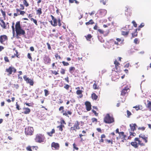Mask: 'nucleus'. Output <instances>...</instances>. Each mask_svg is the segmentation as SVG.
<instances>
[{"mask_svg": "<svg viewBox=\"0 0 151 151\" xmlns=\"http://www.w3.org/2000/svg\"><path fill=\"white\" fill-rule=\"evenodd\" d=\"M15 30L16 33V37L17 39L20 38L21 35L24 36L25 35V31L22 28L19 21L17 22L16 23Z\"/></svg>", "mask_w": 151, "mask_h": 151, "instance_id": "1", "label": "nucleus"}, {"mask_svg": "<svg viewBox=\"0 0 151 151\" xmlns=\"http://www.w3.org/2000/svg\"><path fill=\"white\" fill-rule=\"evenodd\" d=\"M134 141V142H131L130 144L135 149L138 148L139 145H140L141 147L145 146V144L142 142L139 139V138H135Z\"/></svg>", "mask_w": 151, "mask_h": 151, "instance_id": "2", "label": "nucleus"}, {"mask_svg": "<svg viewBox=\"0 0 151 151\" xmlns=\"http://www.w3.org/2000/svg\"><path fill=\"white\" fill-rule=\"evenodd\" d=\"M45 138L44 134H36L35 138V141L37 143H41L45 141Z\"/></svg>", "mask_w": 151, "mask_h": 151, "instance_id": "3", "label": "nucleus"}, {"mask_svg": "<svg viewBox=\"0 0 151 151\" xmlns=\"http://www.w3.org/2000/svg\"><path fill=\"white\" fill-rule=\"evenodd\" d=\"M73 124V126L71 127L70 129V131L71 132H76L77 130H79L80 129V123L78 121H76Z\"/></svg>", "mask_w": 151, "mask_h": 151, "instance_id": "4", "label": "nucleus"}, {"mask_svg": "<svg viewBox=\"0 0 151 151\" xmlns=\"http://www.w3.org/2000/svg\"><path fill=\"white\" fill-rule=\"evenodd\" d=\"M104 122L106 124H111L114 122V118L110 116L109 114H107L104 119Z\"/></svg>", "mask_w": 151, "mask_h": 151, "instance_id": "5", "label": "nucleus"}, {"mask_svg": "<svg viewBox=\"0 0 151 151\" xmlns=\"http://www.w3.org/2000/svg\"><path fill=\"white\" fill-rule=\"evenodd\" d=\"M34 131L33 128L32 127H26L25 129V133L26 135H31Z\"/></svg>", "mask_w": 151, "mask_h": 151, "instance_id": "6", "label": "nucleus"}, {"mask_svg": "<svg viewBox=\"0 0 151 151\" xmlns=\"http://www.w3.org/2000/svg\"><path fill=\"white\" fill-rule=\"evenodd\" d=\"M16 68L13 66H10L8 68L6 69V72H7L8 75L9 76L12 74V72L14 73H15L16 72Z\"/></svg>", "mask_w": 151, "mask_h": 151, "instance_id": "7", "label": "nucleus"}, {"mask_svg": "<svg viewBox=\"0 0 151 151\" xmlns=\"http://www.w3.org/2000/svg\"><path fill=\"white\" fill-rule=\"evenodd\" d=\"M51 147L53 150H58L59 149L60 145L59 143L53 142L51 144Z\"/></svg>", "mask_w": 151, "mask_h": 151, "instance_id": "8", "label": "nucleus"}, {"mask_svg": "<svg viewBox=\"0 0 151 151\" xmlns=\"http://www.w3.org/2000/svg\"><path fill=\"white\" fill-rule=\"evenodd\" d=\"M24 80L27 83H29L31 86H33L34 84V82L33 79H31L27 77L26 76H24L23 77Z\"/></svg>", "mask_w": 151, "mask_h": 151, "instance_id": "9", "label": "nucleus"}, {"mask_svg": "<svg viewBox=\"0 0 151 151\" xmlns=\"http://www.w3.org/2000/svg\"><path fill=\"white\" fill-rule=\"evenodd\" d=\"M116 41H114L113 39H111L109 41V43L112 44L114 43V44L116 45H119V42H123V40H122L121 39L119 38H116Z\"/></svg>", "mask_w": 151, "mask_h": 151, "instance_id": "10", "label": "nucleus"}, {"mask_svg": "<svg viewBox=\"0 0 151 151\" xmlns=\"http://www.w3.org/2000/svg\"><path fill=\"white\" fill-rule=\"evenodd\" d=\"M129 91V89L128 88V86H127L124 87L122 89L121 93V95L123 96H124L126 94L128 93V92Z\"/></svg>", "mask_w": 151, "mask_h": 151, "instance_id": "11", "label": "nucleus"}, {"mask_svg": "<svg viewBox=\"0 0 151 151\" xmlns=\"http://www.w3.org/2000/svg\"><path fill=\"white\" fill-rule=\"evenodd\" d=\"M85 105L86 106V110L87 111H89L91 110V105L90 102L88 101H86L85 103Z\"/></svg>", "mask_w": 151, "mask_h": 151, "instance_id": "12", "label": "nucleus"}, {"mask_svg": "<svg viewBox=\"0 0 151 151\" xmlns=\"http://www.w3.org/2000/svg\"><path fill=\"white\" fill-rule=\"evenodd\" d=\"M130 129H129V131L134 132L136 129V127H137L136 124H130Z\"/></svg>", "mask_w": 151, "mask_h": 151, "instance_id": "13", "label": "nucleus"}, {"mask_svg": "<svg viewBox=\"0 0 151 151\" xmlns=\"http://www.w3.org/2000/svg\"><path fill=\"white\" fill-rule=\"evenodd\" d=\"M52 17V21H51L50 23L54 27H55L57 25V20L53 16H51Z\"/></svg>", "mask_w": 151, "mask_h": 151, "instance_id": "14", "label": "nucleus"}, {"mask_svg": "<svg viewBox=\"0 0 151 151\" xmlns=\"http://www.w3.org/2000/svg\"><path fill=\"white\" fill-rule=\"evenodd\" d=\"M114 64L115 65V68L116 69V71L118 72L120 70V67L119 66L120 63L116 60H115L114 62Z\"/></svg>", "mask_w": 151, "mask_h": 151, "instance_id": "15", "label": "nucleus"}, {"mask_svg": "<svg viewBox=\"0 0 151 151\" xmlns=\"http://www.w3.org/2000/svg\"><path fill=\"white\" fill-rule=\"evenodd\" d=\"M139 137L142 138L144 140L145 143H147L148 142V137L145 136L144 134H141L139 135Z\"/></svg>", "mask_w": 151, "mask_h": 151, "instance_id": "16", "label": "nucleus"}, {"mask_svg": "<svg viewBox=\"0 0 151 151\" xmlns=\"http://www.w3.org/2000/svg\"><path fill=\"white\" fill-rule=\"evenodd\" d=\"M7 40V37L6 35H2L0 36V42L2 44Z\"/></svg>", "mask_w": 151, "mask_h": 151, "instance_id": "17", "label": "nucleus"}, {"mask_svg": "<svg viewBox=\"0 0 151 151\" xmlns=\"http://www.w3.org/2000/svg\"><path fill=\"white\" fill-rule=\"evenodd\" d=\"M44 60L45 64H47L50 63L51 60L48 56H45L44 58Z\"/></svg>", "mask_w": 151, "mask_h": 151, "instance_id": "18", "label": "nucleus"}, {"mask_svg": "<svg viewBox=\"0 0 151 151\" xmlns=\"http://www.w3.org/2000/svg\"><path fill=\"white\" fill-rule=\"evenodd\" d=\"M0 21L1 22V23H0V24L1 27H2L3 28L6 29V26L5 23L4 21V20L2 19L1 18H0Z\"/></svg>", "mask_w": 151, "mask_h": 151, "instance_id": "19", "label": "nucleus"}, {"mask_svg": "<svg viewBox=\"0 0 151 151\" xmlns=\"http://www.w3.org/2000/svg\"><path fill=\"white\" fill-rule=\"evenodd\" d=\"M72 114V112L70 110H68L67 111H64L62 114L63 115L66 116H68V115H71Z\"/></svg>", "mask_w": 151, "mask_h": 151, "instance_id": "20", "label": "nucleus"}, {"mask_svg": "<svg viewBox=\"0 0 151 151\" xmlns=\"http://www.w3.org/2000/svg\"><path fill=\"white\" fill-rule=\"evenodd\" d=\"M83 91L82 90H78L76 91V93L77 95H79V98H81L83 96L82 92Z\"/></svg>", "mask_w": 151, "mask_h": 151, "instance_id": "21", "label": "nucleus"}, {"mask_svg": "<svg viewBox=\"0 0 151 151\" xmlns=\"http://www.w3.org/2000/svg\"><path fill=\"white\" fill-rule=\"evenodd\" d=\"M119 134V138H124L126 137V135L124 134V133L123 132H120Z\"/></svg>", "mask_w": 151, "mask_h": 151, "instance_id": "22", "label": "nucleus"}, {"mask_svg": "<svg viewBox=\"0 0 151 151\" xmlns=\"http://www.w3.org/2000/svg\"><path fill=\"white\" fill-rule=\"evenodd\" d=\"M23 109L24 110V112L23 113L25 114H29L30 112V109L28 108H23Z\"/></svg>", "mask_w": 151, "mask_h": 151, "instance_id": "23", "label": "nucleus"}, {"mask_svg": "<svg viewBox=\"0 0 151 151\" xmlns=\"http://www.w3.org/2000/svg\"><path fill=\"white\" fill-rule=\"evenodd\" d=\"M106 10H100L99 11V14L101 17L105 16L106 14Z\"/></svg>", "mask_w": 151, "mask_h": 151, "instance_id": "24", "label": "nucleus"}, {"mask_svg": "<svg viewBox=\"0 0 151 151\" xmlns=\"http://www.w3.org/2000/svg\"><path fill=\"white\" fill-rule=\"evenodd\" d=\"M142 106L139 105H137L135 106H133V108H135L137 111L139 110H141L142 109Z\"/></svg>", "mask_w": 151, "mask_h": 151, "instance_id": "25", "label": "nucleus"}, {"mask_svg": "<svg viewBox=\"0 0 151 151\" xmlns=\"http://www.w3.org/2000/svg\"><path fill=\"white\" fill-rule=\"evenodd\" d=\"M91 97L93 100H96L98 98V96L95 93H93L91 95Z\"/></svg>", "mask_w": 151, "mask_h": 151, "instance_id": "26", "label": "nucleus"}, {"mask_svg": "<svg viewBox=\"0 0 151 151\" xmlns=\"http://www.w3.org/2000/svg\"><path fill=\"white\" fill-rule=\"evenodd\" d=\"M94 23L93 20L92 19H90L88 22L86 23L85 24L86 25H89L90 24H93Z\"/></svg>", "mask_w": 151, "mask_h": 151, "instance_id": "27", "label": "nucleus"}, {"mask_svg": "<svg viewBox=\"0 0 151 151\" xmlns=\"http://www.w3.org/2000/svg\"><path fill=\"white\" fill-rule=\"evenodd\" d=\"M106 138V136L104 134H102L101 136V139L99 140L100 142H104V139H103V138Z\"/></svg>", "mask_w": 151, "mask_h": 151, "instance_id": "28", "label": "nucleus"}, {"mask_svg": "<svg viewBox=\"0 0 151 151\" xmlns=\"http://www.w3.org/2000/svg\"><path fill=\"white\" fill-rule=\"evenodd\" d=\"M75 70V68L74 67H71L69 68V72L71 73H72Z\"/></svg>", "mask_w": 151, "mask_h": 151, "instance_id": "29", "label": "nucleus"}, {"mask_svg": "<svg viewBox=\"0 0 151 151\" xmlns=\"http://www.w3.org/2000/svg\"><path fill=\"white\" fill-rule=\"evenodd\" d=\"M129 132V138L130 137L131 138L132 137H133L135 136L136 135V134L134 132H132V131Z\"/></svg>", "mask_w": 151, "mask_h": 151, "instance_id": "30", "label": "nucleus"}, {"mask_svg": "<svg viewBox=\"0 0 151 151\" xmlns=\"http://www.w3.org/2000/svg\"><path fill=\"white\" fill-rule=\"evenodd\" d=\"M85 37L87 40L90 41V39L92 38V36L91 34H89L87 36H85Z\"/></svg>", "mask_w": 151, "mask_h": 151, "instance_id": "31", "label": "nucleus"}, {"mask_svg": "<svg viewBox=\"0 0 151 151\" xmlns=\"http://www.w3.org/2000/svg\"><path fill=\"white\" fill-rule=\"evenodd\" d=\"M137 29H135V32L134 33H132V37H136L137 36Z\"/></svg>", "mask_w": 151, "mask_h": 151, "instance_id": "32", "label": "nucleus"}, {"mask_svg": "<svg viewBox=\"0 0 151 151\" xmlns=\"http://www.w3.org/2000/svg\"><path fill=\"white\" fill-rule=\"evenodd\" d=\"M147 108L149 109V111H151V101H147Z\"/></svg>", "mask_w": 151, "mask_h": 151, "instance_id": "33", "label": "nucleus"}, {"mask_svg": "<svg viewBox=\"0 0 151 151\" xmlns=\"http://www.w3.org/2000/svg\"><path fill=\"white\" fill-rule=\"evenodd\" d=\"M93 88L94 89H99V86H98L97 85L96 83H94L93 85Z\"/></svg>", "mask_w": 151, "mask_h": 151, "instance_id": "34", "label": "nucleus"}, {"mask_svg": "<svg viewBox=\"0 0 151 151\" xmlns=\"http://www.w3.org/2000/svg\"><path fill=\"white\" fill-rule=\"evenodd\" d=\"M129 33V31H122V34L124 36H127Z\"/></svg>", "mask_w": 151, "mask_h": 151, "instance_id": "35", "label": "nucleus"}, {"mask_svg": "<svg viewBox=\"0 0 151 151\" xmlns=\"http://www.w3.org/2000/svg\"><path fill=\"white\" fill-rule=\"evenodd\" d=\"M65 70L64 69V68H61V70L60 71V73L62 75H64L65 73Z\"/></svg>", "mask_w": 151, "mask_h": 151, "instance_id": "36", "label": "nucleus"}, {"mask_svg": "<svg viewBox=\"0 0 151 151\" xmlns=\"http://www.w3.org/2000/svg\"><path fill=\"white\" fill-rule=\"evenodd\" d=\"M59 110L60 111H61V113L62 114L63 112H64V107L63 106H61L59 109Z\"/></svg>", "mask_w": 151, "mask_h": 151, "instance_id": "37", "label": "nucleus"}, {"mask_svg": "<svg viewBox=\"0 0 151 151\" xmlns=\"http://www.w3.org/2000/svg\"><path fill=\"white\" fill-rule=\"evenodd\" d=\"M134 42L135 44H138L139 43V41L137 38H136L134 39Z\"/></svg>", "mask_w": 151, "mask_h": 151, "instance_id": "38", "label": "nucleus"}, {"mask_svg": "<svg viewBox=\"0 0 151 151\" xmlns=\"http://www.w3.org/2000/svg\"><path fill=\"white\" fill-rule=\"evenodd\" d=\"M30 20L32 21H33V22L36 25H38L37 21L36 19H34L33 18H32L30 19Z\"/></svg>", "mask_w": 151, "mask_h": 151, "instance_id": "39", "label": "nucleus"}, {"mask_svg": "<svg viewBox=\"0 0 151 151\" xmlns=\"http://www.w3.org/2000/svg\"><path fill=\"white\" fill-rule=\"evenodd\" d=\"M144 26V23H141V24L138 26V29H137V30H140V29L141 28L143 27Z\"/></svg>", "mask_w": 151, "mask_h": 151, "instance_id": "40", "label": "nucleus"}, {"mask_svg": "<svg viewBox=\"0 0 151 151\" xmlns=\"http://www.w3.org/2000/svg\"><path fill=\"white\" fill-rule=\"evenodd\" d=\"M62 63L64 66H67L69 65V64L67 62H65L64 61L62 62Z\"/></svg>", "mask_w": 151, "mask_h": 151, "instance_id": "41", "label": "nucleus"}, {"mask_svg": "<svg viewBox=\"0 0 151 151\" xmlns=\"http://www.w3.org/2000/svg\"><path fill=\"white\" fill-rule=\"evenodd\" d=\"M145 129V127H139L138 128V130H141L142 131H144Z\"/></svg>", "mask_w": 151, "mask_h": 151, "instance_id": "42", "label": "nucleus"}, {"mask_svg": "<svg viewBox=\"0 0 151 151\" xmlns=\"http://www.w3.org/2000/svg\"><path fill=\"white\" fill-rule=\"evenodd\" d=\"M50 36L51 37H55L56 38H57L58 37V35L57 34H56L55 33H52V34H50Z\"/></svg>", "mask_w": 151, "mask_h": 151, "instance_id": "43", "label": "nucleus"}, {"mask_svg": "<svg viewBox=\"0 0 151 151\" xmlns=\"http://www.w3.org/2000/svg\"><path fill=\"white\" fill-rule=\"evenodd\" d=\"M50 71L51 72V73L52 74H54L55 75H57L59 74V73L58 72V70L57 71H56L55 70H51Z\"/></svg>", "mask_w": 151, "mask_h": 151, "instance_id": "44", "label": "nucleus"}, {"mask_svg": "<svg viewBox=\"0 0 151 151\" xmlns=\"http://www.w3.org/2000/svg\"><path fill=\"white\" fill-rule=\"evenodd\" d=\"M38 23H40V28H42V25H45V22H42L41 21H38Z\"/></svg>", "mask_w": 151, "mask_h": 151, "instance_id": "45", "label": "nucleus"}, {"mask_svg": "<svg viewBox=\"0 0 151 151\" xmlns=\"http://www.w3.org/2000/svg\"><path fill=\"white\" fill-rule=\"evenodd\" d=\"M127 117L128 118H129L130 116L132 115V114L131 112L129 111V110H127Z\"/></svg>", "mask_w": 151, "mask_h": 151, "instance_id": "46", "label": "nucleus"}, {"mask_svg": "<svg viewBox=\"0 0 151 151\" xmlns=\"http://www.w3.org/2000/svg\"><path fill=\"white\" fill-rule=\"evenodd\" d=\"M55 57L56 59H58V58L60 59H61V58L60 56L58 54V53H56L55 55Z\"/></svg>", "mask_w": 151, "mask_h": 151, "instance_id": "47", "label": "nucleus"}, {"mask_svg": "<svg viewBox=\"0 0 151 151\" xmlns=\"http://www.w3.org/2000/svg\"><path fill=\"white\" fill-rule=\"evenodd\" d=\"M19 11H20V10H17L16 12L14 14V16L15 17H16L18 15H19Z\"/></svg>", "mask_w": 151, "mask_h": 151, "instance_id": "48", "label": "nucleus"}, {"mask_svg": "<svg viewBox=\"0 0 151 151\" xmlns=\"http://www.w3.org/2000/svg\"><path fill=\"white\" fill-rule=\"evenodd\" d=\"M23 3L24 5H25L26 7L28 6L29 4L26 1V0H23Z\"/></svg>", "mask_w": 151, "mask_h": 151, "instance_id": "49", "label": "nucleus"}, {"mask_svg": "<svg viewBox=\"0 0 151 151\" xmlns=\"http://www.w3.org/2000/svg\"><path fill=\"white\" fill-rule=\"evenodd\" d=\"M91 120L92 122H95L96 123L97 122V119L96 118H93L91 119Z\"/></svg>", "mask_w": 151, "mask_h": 151, "instance_id": "50", "label": "nucleus"}, {"mask_svg": "<svg viewBox=\"0 0 151 151\" xmlns=\"http://www.w3.org/2000/svg\"><path fill=\"white\" fill-rule=\"evenodd\" d=\"M45 92V96H47L49 95V93L48 91L46 89H45L44 90Z\"/></svg>", "mask_w": 151, "mask_h": 151, "instance_id": "51", "label": "nucleus"}, {"mask_svg": "<svg viewBox=\"0 0 151 151\" xmlns=\"http://www.w3.org/2000/svg\"><path fill=\"white\" fill-rule=\"evenodd\" d=\"M57 128L59 129V130L61 131L62 132L63 131V129L61 127L60 125L59 126H58L57 127Z\"/></svg>", "mask_w": 151, "mask_h": 151, "instance_id": "52", "label": "nucleus"}, {"mask_svg": "<svg viewBox=\"0 0 151 151\" xmlns=\"http://www.w3.org/2000/svg\"><path fill=\"white\" fill-rule=\"evenodd\" d=\"M27 58L30 60L31 61L32 60V58L31 56V54L29 53H28L27 55Z\"/></svg>", "mask_w": 151, "mask_h": 151, "instance_id": "53", "label": "nucleus"}, {"mask_svg": "<svg viewBox=\"0 0 151 151\" xmlns=\"http://www.w3.org/2000/svg\"><path fill=\"white\" fill-rule=\"evenodd\" d=\"M60 124H64L65 125L66 124V122L64 120V119H62L60 120Z\"/></svg>", "mask_w": 151, "mask_h": 151, "instance_id": "54", "label": "nucleus"}, {"mask_svg": "<svg viewBox=\"0 0 151 151\" xmlns=\"http://www.w3.org/2000/svg\"><path fill=\"white\" fill-rule=\"evenodd\" d=\"M4 60L5 62H9V60L8 59V58L7 57L5 56L4 57Z\"/></svg>", "mask_w": 151, "mask_h": 151, "instance_id": "55", "label": "nucleus"}, {"mask_svg": "<svg viewBox=\"0 0 151 151\" xmlns=\"http://www.w3.org/2000/svg\"><path fill=\"white\" fill-rule=\"evenodd\" d=\"M73 148L74 149L78 150L79 149L78 147H76V145L75 143H74L73 144Z\"/></svg>", "mask_w": 151, "mask_h": 151, "instance_id": "56", "label": "nucleus"}, {"mask_svg": "<svg viewBox=\"0 0 151 151\" xmlns=\"http://www.w3.org/2000/svg\"><path fill=\"white\" fill-rule=\"evenodd\" d=\"M57 22H58V25L59 27L61 25V20L60 18H59L57 20Z\"/></svg>", "mask_w": 151, "mask_h": 151, "instance_id": "57", "label": "nucleus"}, {"mask_svg": "<svg viewBox=\"0 0 151 151\" xmlns=\"http://www.w3.org/2000/svg\"><path fill=\"white\" fill-rule=\"evenodd\" d=\"M74 46L71 44H70L68 45V48L70 49V50H73L74 48Z\"/></svg>", "mask_w": 151, "mask_h": 151, "instance_id": "58", "label": "nucleus"}, {"mask_svg": "<svg viewBox=\"0 0 151 151\" xmlns=\"http://www.w3.org/2000/svg\"><path fill=\"white\" fill-rule=\"evenodd\" d=\"M132 23L134 27H137V24L134 21H133L132 22Z\"/></svg>", "mask_w": 151, "mask_h": 151, "instance_id": "59", "label": "nucleus"}, {"mask_svg": "<svg viewBox=\"0 0 151 151\" xmlns=\"http://www.w3.org/2000/svg\"><path fill=\"white\" fill-rule=\"evenodd\" d=\"M16 108L17 110H20V109H21V108H20V106H19V105L18 104V103L17 102L16 103Z\"/></svg>", "mask_w": 151, "mask_h": 151, "instance_id": "60", "label": "nucleus"}, {"mask_svg": "<svg viewBox=\"0 0 151 151\" xmlns=\"http://www.w3.org/2000/svg\"><path fill=\"white\" fill-rule=\"evenodd\" d=\"M31 147L30 146H27V147H26V150H27V151H32V149H31Z\"/></svg>", "mask_w": 151, "mask_h": 151, "instance_id": "61", "label": "nucleus"}, {"mask_svg": "<svg viewBox=\"0 0 151 151\" xmlns=\"http://www.w3.org/2000/svg\"><path fill=\"white\" fill-rule=\"evenodd\" d=\"M98 31L101 34H104V32L101 29H98Z\"/></svg>", "mask_w": 151, "mask_h": 151, "instance_id": "62", "label": "nucleus"}, {"mask_svg": "<svg viewBox=\"0 0 151 151\" xmlns=\"http://www.w3.org/2000/svg\"><path fill=\"white\" fill-rule=\"evenodd\" d=\"M92 111L94 114L96 116H98V113H97L95 110H92Z\"/></svg>", "mask_w": 151, "mask_h": 151, "instance_id": "63", "label": "nucleus"}, {"mask_svg": "<svg viewBox=\"0 0 151 151\" xmlns=\"http://www.w3.org/2000/svg\"><path fill=\"white\" fill-rule=\"evenodd\" d=\"M41 10H37V14L39 15H40L42 13V12L41 11Z\"/></svg>", "mask_w": 151, "mask_h": 151, "instance_id": "64", "label": "nucleus"}]
</instances>
